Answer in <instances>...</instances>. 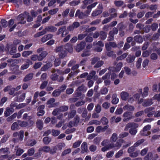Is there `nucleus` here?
I'll list each match as a JSON object with an SVG mask.
<instances>
[{
  "label": "nucleus",
  "mask_w": 160,
  "mask_h": 160,
  "mask_svg": "<svg viewBox=\"0 0 160 160\" xmlns=\"http://www.w3.org/2000/svg\"><path fill=\"white\" fill-rule=\"evenodd\" d=\"M56 51L58 53V55L60 58H63L67 55V52L64 49L63 46H61L57 47Z\"/></svg>",
  "instance_id": "f257e3e1"
},
{
  "label": "nucleus",
  "mask_w": 160,
  "mask_h": 160,
  "mask_svg": "<svg viewBox=\"0 0 160 160\" xmlns=\"http://www.w3.org/2000/svg\"><path fill=\"white\" fill-rule=\"evenodd\" d=\"M132 113L131 112L126 111L122 115V121L124 122H127L133 118Z\"/></svg>",
  "instance_id": "f03ea898"
},
{
  "label": "nucleus",
  "mask_w": 160,
  "mask_h": 160,
  "mask_svg": "<svg viewBox=\"0 0 160 160\" xmlns=\"http://www.w3.org/2000/svg\"><path fill=\"white\" fill-rule=\"evenodd\" d=\"M138 127V125L137 123L134 122H129L126 125L124 130L127 131L130 128H137Z\"/></svg>",
  "instance_id": "7ed1b4c3"
},
{
  "label": "nucleus",
  "mask_w": 160,
  "mask_h": 160,
  "mask_svg": "<svg viewBox=\"0 0 160 160\" xmlns=\"http://www.w3.org/2000/svg\"><path fill=\"white\" fill-rule=\"evenodd\" d=\"M86 45V43L84 41H82L80 43L78 44L75 48L76 51L79 52L83 49Z\"/></svg>",
  "instance_id": "20e7f679"
},
{
  "label": "nucleus",
  "mask_w": 160,
  "mask_h": 160,
  "mask_svg": "<svg viewBox=\"0 0 160 160\" xmlns=\"http://www.w3.org/2000/svg\"><path fill=\"white\" fill-rule=\"evenodd\" d=\"M57 29L56 28L51 25L46 27L43 30L46 34L47 32H55L57 30Z\"/></svg>",
  "instance_id": "39448f33"
},
{
  "label": "nucleus",
  "mask_w": 160,
  "mask_h": 160,
  "mask_svg": "<svg viewBox=\"0 0 160 160\" xmlns=\"http://www.w3.org/2000/svg\"><path fill=\"white\" fill-rule=\"evenodd\" d=\"M80 26V24L78 22H74L72 25L69 26L68 28V29L70 31L73 30L74 28H77Z\"/></svg>",
  "instance_id": "423d86ee"
},
{
  "label": "nucleus",
  "mask_w": 160,
  "mask_h": 160,
  "mask_svg": "<svg viewBox=\"0 0 160 160\" xmlns=\"http://www.w3.org/2000/svg\"><path fill=\"white\" fill-rule=\"evenodd\" d=\"M55 101V99L54 98H51L47 101V104L49 105V107L50 108L54 107L59 104L58 102L53 103Z\"/></svg>",
  "instance_id": "0eeeda50"
},
{
  "label": "nucleus",
  "mask_w": 160,
  "mask_h": 160,
  "mask_svg": "<svg viewBox=\"0 0 160 160\" xmlns=\"http://www.w3.org/2000/svg\"><path fill=\"white\" fill-rule=\"evenodd\" d=\"M121 99L124 101H127L129 97V93L125 91H122L120 93Z\"/></svg>",
  "instance_id": "6e6552de"
},
{
  "label": "nucleus",
  "mask_w": 160,
  "mask_h": 160,
  "mask_svg": "<svg viewBox=\"0 0 160 160\" xmlns=\"http://www.w3.org/2000/svg\"><path fill=\"white\" fill-rule=\"evenodd\" d=\"M96 72L94 71H92L89 73V75L87 76V79L89 80L92 78L96 80L98 78V76L95 75Z\"/></svg>",
  "instance_id": "1a4fd4ad"
},
{
  "label": "nucleus",
  "mask_w": 160,
  "mask_h": 160,
  "mask_svg": "<svg viewBox=\"0 0 160 160\" xmlns=\"http://www.w3.org/2000/svg\"><path fill=\"white\" fill-rule=\"evenodd\" d=\"M108 126H106L103 127L101 126H98L96 128V131L98 133H100L101 132H104L108 128Z\"/></svg>",
  "instance_id": "9d476101"
},
{
  "label": "nucleus",
  "mask_w": 160,
  "mask_h": 160,
  "mask_svg": "<svg viewBox=\"0 0 160 160\" xmlns=\"http://www.w3.org/2000/svg\"><path fill=\"white\" fill-rule=\"evenodd\" d=\"M88 15L85 13L82 12H81L79 10H78L75 14V17H78L80 19L83 18L85 16Z\"/></svg>",
  "instance_id": "9b49d317"
},
{
  "label": "nucleus",
  "mask_w": 160,
  "mask_h": 160,
  "mask_svg": "<svg viewBox=\"0 0 160 160\" xmlns=\"http://www.w3.org/2000/svg\"><path fill=\"white\" fill-rule=\"evenodd\" d=\"M117 16V13H114L113 14H112L111 15V16L105 18L103 21H102V24H104L105 23H107L108 22H109L113 18H115Z\"/></svg>",
  "instance_id": "f8f14e48"
},
{
  "label": "nucleus",
  "mask_w": 160,
  "mask_h": 160,
  "mask_svg": "<svg viewBox=\"0 0 160 160\" xmlns=\"http://www.w3.org/2000/svg\"><path fill=\"white\" fill-rule=\"evenodd\" d=\"M114 148H115V144L113 143H111L103 147L101 150L102 151L104 152Z\"/></svg>",
  "instance_id": "ddd939ff"
},
{
  "label": "nucleus",
  "mask_w": 160,
  "mask_h": 160,
  "mask_svg": "<svg viewBox=\"0 0 160 160\" xmlns=\"http://www.w3.org/2000/svg\"><path fill=\"white\" fill-rule=\"evenodd\" d=\"M53 35L51 34H49L44 35L41 38V40L43 42H45L47 41L52 38Z\"/></svg>",
  "instance_id": "4468645a"
},
{
  "label": "nucleus",
  "mask_w": 160,
  "mask_h": 160,
  "mask_svg": "<svg viewBox=\"0 0 160 160\" xmlns=\"http://www.w3.org/2000/svg\"><path fill=\"white\" fill-rule=\"evenodd\" d=\"M33 73H30L27 74L24 78L23 81L24 82H27L31 80L33 78Z\"/></svg>",
  "instance_id": "2eb2a0df"
},
{
  "label": "nucleus",
  "mask_w": 160,
  "mask_h": 160,
  "mask_svg": "<svg viewBox=\"0 0 160 160\" xmlns=\"http://www.w3.org/2000/svg\"><path fill=\"white\" fill-rule=\"evenodd\" d=\"M37 143V141L35 139H30L28 140L26 143V146L32 147Z\"/></svg>",
  "instance_id": "dca6fc26"
},
{
  "label": "nucleus",
  "mask_w": 160,
  "mask_h": 160,
  "mask_svg": "<svg viewBox=\"0 0 160 160\" xmlns=\"http://www.w3.org/2000/svg\"><path fill=\"white\" fill-rule=\"evenodd\" d=\"M81 148L82 151L81 152L83 153L87 152L88 151L87 143L86 142H84L81 145Z\"/></svg>",
  "instance_id": "f3484780"
},
{
  "label": "nucleus",
  "mask_w": 160,
  "mask_h": 160,
  "mask_svg": "<svg viewBox=\"0 0 160 160\" xmlns=\"http://www.w3.org/2000/svg\"><path fill=\"white\" fill-rule=\"evenodd\" d=\"M26 63L23 64L21 67V69L24 70L28 68L29 66L30 63H32V62L29 59H27L26 61Z\"/></svg>",
  "instance_id": "a211bd4d"
},
{
  "label": "nucleus",
  "mask_w": 160,
  "mask_h": 160,
  "mask_svg": "<svg viewBox=\"0 0 160 160\" xmlns=\"http://www.w3.org/2000/svg\"><path fill=\"white\" fill-rule=\"evenodd\" d=\"M64 49L68 51L69 52H72L73 50V48L72 45L69 43H67L65 45L63 46Z\"/></svg>",
  "instance_id": "6ab92c4d"
},
{
  "label": "nucleus",
  "mask_w": 160,
  "mask_h": 160,
  "mask_svg": "<svg viewBox=\"0 0 160 160\" xmlns=\"http://www.w3.org/2000/svg\"><path fill=\"white\" fill-rule=\"evenodd\" d=\"M123 109L125 110L128 111H133L134 110V107L130 105L127 104L123 107Z\"/></svg>",
  "instance_id": "aec40b11"
},
{
  "label": "nucleus",
  "mask_w": 160,
  "mask_h": 160,
  "mask_svg": "<svg viewBox=\"0 0 160 160\" xmlns=\"http://www.w3.org/2000/svg\"><path fill=\"white\" fill-rule=\"evenodd\" d=\"M112 104H116L118 102L119 99L117 98V95L116 94L114 93L112 94Z\"/></svg>",
  "instance_id": "412c9836"
},
{
  "label": "nucleus",
  "mask_w": 160,
  "mask_h": 160,
  "mask_svg": "<svg viewBox=\"0 0 160 160\" xmlns=\"http://www.w3.org/2000/svg\"><path fill=\"white\" fill-rule=\"evenodd\" d=\"M153 103L151 99L145 100L142 104V105L144 107H147L151 105Z\"/></svg>",
  "instance_id": "4be33fe9"
},
{
  "label": "nucleus",
  "mask_w": 160,
  "mask_h": 160,
  "mask_svg": "<svg viewBox=\"0 0 160 160\" xmlns=\"http://www.w3.org/2000/svg\"><path fill=\"white\" fill-rule=\"evenodd\" d=\"M15 149L17 150L16 155L18 156L21 155L24 152L23 149L19 148L18 146H16Z\"/></svg>",
  "instance_id": "5701e85b"
},
{
  "label": "nucleus",
  "mask_w": 160,
  "mask_h": 160,
  "mask_svg": "<svg viewBox=\"0 0 160 160\" xmlns=\"http://www.w3.org/2000/svg\"><path fill=\"white\" fill-rule=\"evenodd\" d=\"M50 151V148L48 146H44L39 149V151H43L45 152H49Z\"/></svg>",
  "instance_id": "b1692460"
},
{
  "label": "nucleus",
  "mask_w": 160,
  "mask_h": 160,
  "mask_svg": "<svg viewBox=\"0 0 160 160\" xmlns=\"http://www.w3.org/2000/svg\"><path fill=\"white\" fill-rule=\"evenodd\" d=\"M24 14L22 13L18 16L17 18V20L21 21L20 22H18L19 23H20L22 24H24L25 22H22L24 20Z\"/></svg>",
  "instance_id": "393cba45"
},
{
  "label": "nucleus",
  "mask_w": 160,
  "mask_h": 160,
  "mask_svg": "<svg viewBox=\"0 0 160 160\" xmlns=\"http://www.w3.org/2000/svg\"><path fill=\"white\" fill-rule=\"evenodd\" d=\"M26 94L25 93H23L19 97L16 98L15 100L18 102H22L24 100Z\"/></svg>",
  "instance_id": "a878e982"
},
{
  "label": "nucleus",
  "mask_w": 160,
  "mask_h": 160,
  "mask_svg": "<svg viewBox=\"0 0 160 160\" xmlns=\"http://www.w3.org/2000/svg\"><path fill=\"white\" fill-rule=\"evenodd\" d=\"M102 12V10H96L93 11L92 14L91 15L93 17H95L97 16L98 15L100 14Z\"/></svg>",
  "instance_id": "bb28decb"
},
{
  "label": "nucleus",
  "mask_w": 160,
  "mask_h": 160,
  "mask_svg": "<svg viewBox=\"0 0 160 160\" xmlns=\"http://www.w3.org/2000/svg\"><path fill=\"white\" fill-rule=\"evenodd\" d=\"M118 32V29L116 28H113L112 30L109 32V34L110 36L113 38L114 35V34H117Z\"/></svg>",
  "instance_id": "cd10ccee"
},
{
  "label": "nucleus",
  "mask_w": 160,
  "mask_h": 160,
  "mask_svg": "<svg viewBox=\"0 0 160 160\" xmlns=\"http://www.w3.org/2000/svg\"><path fill=\"white\" fill-rule=\"evenodd\" d=\"M47 52L46 51H43L41 53L38 55L39 56V61H42L44 58H45L46 56L47 55Z\"/></svg>",
  "instance_id": "c85d7f7f"
},
{
  "label": "nucleus",
  "mask_w": 160,
  "mask_h": 160,
  "mask_svg": "<svg viewBox=\"0 0 160 160\" xmlns=\"http://www.w3.org/2000/svg\"><path fill=\"white\" fill-rule=\"evenodd\" d=\"M95 124L96 125H100L101 124V122L99 121L96 120H93L90 121L88 123V125Z\"/></svg>",
  "instance_id": "c756f323"
},
{
  "label": "nucleus",
  "mask_w": 160,
  "mask_h": 160,
  "mask_svg": "<svg viewBox=\"0 0 160 160\" xmlns=\"http://www.w3.org/2000/svg\"><path fill=\"white\" fill-rule=\"evenodd\" d=\"M37 127L40 130H41L43 127V123L42 121L38 120L36 122Z\"/></svg>",
  "instance_id": "7c9ffc66"
},
{
  "label": "nucleus",
  "mask_w": 160,
  "mask_h": 160,
  "mask_svg": "<svg viewBox=\"0 0 160 160\" xmlns=\"http://www.w3.org/2000/svg\"><path fill=\"white\" fill-rule=\"evenodd\" d=\"M13 112V110L12 109H10L9 108H7L6 110L5 111L4 114L5 117H7L9 116L11 113Z\"/></svg>",
  "instance_id": "2f4dec72"
},
{
  "label": "nucleus",
  "mask_w": 160,
  "mask_h": 160,
  "mask_svg": "<svg viewBox=\"0 0 160 160\" xmlns=\"http://www.w3.org/2000/svg\"><path fill=\"white\" fill-rule=\"evenodd\" d=\"M52 66V65L51 63H48L42 67L41 70L42 71H46L49 68L51 67Z\"/></svg>",
  "instance_id": "473e14b6"
},
{
  "label": "nucleus",
  "mask_w": 160,
  "mask_h": 160,
  "mask_svg": "<svg viewBox=\"0 0 160 160\" xmlns=\"http://www.w3.org/2000/svg\"><path fill=\"white\" fill-rule=\"evenodd\" d=\"M66 30V27L64 26L60 28L58 30L56 33V34L58 35H59L62 33H64V32Z\"/></svg>",
  "instance_id": "72a5a7b5"
},
{
  "label": "nucleus",
  "mask_w": 160,
  "mask_h": 160,
  "mask_svg": "<svg viewBox=\"0 0 160 160\" xmlns=\"http://www.w3.org/2000/svg\"><path fill=\"white\" fill-rule=\"evenodd\" d=\"M134 40L138 42H142L143 41V39L141 36L139 35H136L134 38Z\"/></svg>",
  "instance_id": "f704fd0d"
},
{
  "label": "nucleus",
  "mask_w": 160,
  "mask_h": 160,
  "mask_svg": "<svg viewBox=\"0 0 160 160\" xmlns=\"http://www.w3.org/2000/svg\"><path fill=\"white\" fill-rule=\"evenodd\" d=\"M135 59V57L131 55H129L127 58L126 60L128 62L131 63L133 62Z\"/></svg>",
  "instance_id": "c9c22d12"
},
{
  "label": "nucleus",
  "mask_w": 160,
  "mask_h": 160,
  "mask_svg": "<svg viewBox=\"0 0 160 160\" xmlns=\"http://www.w3.org/2000/svg\"><path fill=\"white\" fill-rule=\"evenodd\" d=\"M87 89V88L83 84H82L78 87L77 89V91L84 92L86 91Z\"/></svg>",
  "instance_id": "e433bc0d"
},
{
  "label": "nucleus",
  "mask_w": 160,
  "mask_h": 160,
  "mask_svg": "<svg viewBox=\"0 0 160 160\" xmlns=\"http://www.w3.org/2000/svg\"><path fill=\"white\" fill-rule=\"evenodd\" d=\"M123 142V140H119L117 141L115 144V148H116L117 149L120 148L122 145Z\"/></svg>",
  "instance_id": "4c0bfd02"
},
{
  "label": "nucleus",
  "mask_w": 160,
  "mask_h": 160,
  "mask_svg": "<svg viewBox=\"0 0 160 160\" xmlns=\"http://www.w3.org/2000/svg\"><path fill=\"white\" fill-rule=\"evenodd\" d=\"M19 124L18 121L17 122H14L12 125L11 129L12 130H15L18 128Z\"/></svg>",
  "instance_id": "58836bf2"
},
{
  "label": "nucleus",
  "mask_w": 160,
  "mask_h": 160,
  "mask_svg": "<svg viewBox=\"0 0 160 160\" xmlns=\"http://www.w3.org/2000/svg\"><path fill=\"white\" fill-rule=\"evenodd\" d=\"M9 137L10 135L8 134L5 135L1 140L0 141V143H2L6 142Z\"/></svg>",
  "instance_id": "ea45409f"
},
{
  "label": "nucleus",
  "mask_w": 160,
  "mask_h": 160,
  "mask_svg": "<svg viewBox=\"0 0 160 160\" xmlns=\"http://www.w3.org/2000/svg\"><path fill=\"white\" fill-rule=\"evenodd\" d=\"M140 135L142 136H148L151 134V132L149 131H147L143 129L141 130L140 133Z\"/></svg>",
  "instance_id": "a19ab883"
},
{
  "label": "nucleus",
  "mask_w": 160,
  "mask_h": 160,
  "mask_svg": "<svg viewBox=\"0 0 160 160\" xmlns=\"http://www.w3.org/2000/svg\"><path fill=\"white\" fill-rule=\"evenodd\" d=\"M35 152L34 148H32L28 150L27 153L28 156H32L34 154Z\"/></svg>",
  "instance_id": "79ce46f5"
},
{
  "label": "nucleus",
  "mask_w": 160,
  "mask_h": 160,
  "mask_svg": "<svg viewBox=\"0 0 160 160\" xmlns=\"http://www.w3.org/2000/svg\"><path fill=\"white\" fill-rule=\"evenodd\" d=\"M32 51H25L22 53V56L24 57H26L32 54Z\"/></svg>",
  "instance_id": "37998d69"
},
{
  "label": "nucleus",
  "mask_w": 160,
  "mask_h": 160,
  "mask_svg": "<svg viewBox=\"0 0 160 160\" xmlns=\"http://www.w3.org/2000/svg\"><path fill=\"white\" fill-rule=\"evenodd\" d=\"M61 92L58 89L55 90L52 93V95L54 97H57L59 96Z\"/></svg>",
  "instance_id": "c03bdc74"
},
{
  "label": "nucleus",
  "mask_w": 160,
  "mask_h": 160,
  "mask_svg": "<svg viewBox=\"0 0 160 160\" xmlns=\"http://www.w3.org/2000/svg\"><path fill=\"white\" fill-rule=\"evenodd\" d=\"M76 111L75 110L71 111L69 113L68 117L69 118H72L76 115Z\"/></svg>",
  "instance_id": "a18cd8bd"
},
{
  "label": "nucleus",
  "mask_w": 160,
  "mask_h": 160,
  "mask_svg": "<svg viewBox=\"0 0 160 160\" xmlns=\"http://www.w3.org/2000/svg\"><path fill=\"white\" fill-rule=\"evenodd\" d=\"M118 139V136L116 133H113L110 138V141L111 142H115Z\"/></svg>",
  "instance_id": "49530a36"
},
{
  "label": "nucleus",
  "mask_w": 160,
  "mask_h": 160,
  "mask_svg": "<svg viewBox=\"0 0 160 160\" xmlns=\"http://www.w3.org/2000/svg\"><path fill=\"white\" fill-rule=\"evenodd\" d=\"M8 152H9L8 148H2L0 149V153L1 154L8 153Z\"/></svg>",
  "instance_id": "de8ad7c7"
},
{
  "label": "nucleus",
  "mask_w": 160,
  "mask_h": 160,
  "mask_svg": "<svg viewBox=\"0 0 160 160\" xmlns=\"http://www.w3.org/2000/svg\"><path fill=\"white\" fill-rule=\"evenodd\" d=\"M153 157L152 153L151 152H149L148 154L144 158L145 160H150Z\"/></svg>",
  "instance_id": "09e8293b"
},
{
  "label": "nucleus",
  "mask_w": 160,
  "mask_h": 160,
  "mask_svg": "<svg viewBox=\"0 0 160 160\" xmlns=\"http://www.w3.org/2000/svg\"><path fill=\"white\" fill-rule=\"evenodd\" d=\"M111 74V72H109L108 73H106V74L102 77V79L103 80H105L107 79H109L110 78V76Z\"/></svg>",
  "instance_id": "8fccbe9b"
},
{
  "label": "nucleus",
  "mask_w": 160,
  "mask_h": 160,
  "mask_svg": "<svg viewBox=\"0 0 160 160\" xmlns=\"http://www.w3.org/2000/svg\"><path fill=\"white\" fill-rule=\"evenodd\" d=\"M71 152V149L70 148H68L65 150L62 153L61 156H64L68 154Z\"/></svg>",
  "instance_id": "3c124183"
},
{
  "label": "nucleus",
  "mask_w": 160,
  "mask_h": 160,
  "mask_svg": "<svg viewBox=\"0 0 160 160\" xmlns=\"http://www.w3.org/2000/svg\"><path fill=\"white\" fill-rule=\"evenodd\" d=\"M103 125H106L108 124V119L105 117H103L101 119V122Z\"/></svg>",
  "instance_id": "603ef678"
},
{
  "label": "nucleus",
  "mask_w": 160,
  "mask_h": 160,
  "mask_svg": "<svg viewBox=\"0 0 160 160\" xmlns=\"http://www.w3.org/2000/svg\"><path fill=\"white\" fill-rule=\"evenodd\" d=\"M58 11V8H56L52 9H51L48 11L49 14L50 15H53L55 14Z\"/></svg>",
  "instance_id": "864d4df0"
},
{
  "label": "nucleus",
  "mask_w": 160,
  "mask_h": 160,
  "mask_svg": "<svg viewBox=\"0 0 160 160\" xmlns=\"http://www.w3.org/2000/svg\"><path fill=\"white\" fill-rule=\"evenodd\" d=\"M17 116V113H14L13 115L9 117L7 119V120L8 122H11L12 120L15 118Z\"/></svg>",
  "instance_id": "5fc2aeb1"
},
{
  "label": "nucleus",
  "mask_w": 160,
  "mask_h": 160,
  "mask_svg": "<svg viewBox=\"0 0 160 160\" xmlns=\"http://www.w3.org/2000/svg\"><path fill=\"white\" fill-rule=\"evenodd\" d=\"M18 124L20 126L23 127H26L28 125V123L27 122H22L19 120H18Z\"/></svg>",
  "instance_id": "6e6d98bb"
},
{
  "label": "nucleus",
  "mask_w": 160,
  "mask_h": 160,
  "mask_svg": "<svg viewBox=\"0 0 160 160\" xmlns=\"http://www.w3.org/2000/svg\"><path fill=\"white\" fill-rule=\"evenodd\" d=\"M100 37L102 40H104L107 37V33L105 32L102 31L100 32Z\"/></svg>",
  "instance_id": "4d7b16f0"
},
{
  "label": "nucleus",
  "mask_w": 160,
  "mask_h": 160,
  "mask_svg": "<svg viewBox=\"0 0 160 160\" xmlns=\"http://www.w3.org/2000/svg\"><path fill=\"white\" fill-rule=\"evenodd\" d=\"M51 139L50 138L47 137H44L43 139V142L45 144H48L51 142Z\"/></svg>",
  "instance_id": "13d9d810"
},
{
  "label": "nucleus",
  "mask_w": 160,
  "mask_h": 160,
  "mask_svg": "<svg viewBox=\"0 0 160 160\" xmlns=\"http://www.w3.org/2000/svg\"><path fill=\"white\" fill-rule=\"evenodd\" d=\"M160 34L158 32L154 33L152 36L151 40L155 41L157 40L160 37Z\"/></svg>",
  "instance_id": "bf43d9fd"
},
{
  "label": "nucleus",
  "mask_w": 160,
  "mask_h": 160,
  "mask_svg": "<svg viewBox=\"0 0 160 160\" xmlns=\"http://www.w3.org/2000/svg\"><path fill=\"white\" fill-rule=\"evenodd\" d=\"M144 141V140L143 139L139 140L135 142L133 145L135 147H137L142 143Z\"/></svg>",
  "instance_id": "052dcab7"
},
{
  "label": "nucleus",
  "mask_w": 160,
  "mask_h": 160,
  "mask_svg": "<svg viewBox=\"0 0 160 160\" xmlns=\"http://www.w3.org/2000/svg\"><path fill=\"white\" fill-rule=\"evenodd\" d=\"M123 64L122 62L118 63L116 65L115 68V71L116 72H118L119 71L122 67Z\"/></svg>",
  "instance_id": "680f3d73"
},
{
  "label": "nucleus",
  "mask_w": 160,
  "mask_h": 160,
  "mask_svg": "<svg viewBox=\"0 0 160 160\" xmlns=\"http://www.w3.org/2000/svg\"><path fill=\"white\" fill-rule=\"evenodd\" d=\"M103 64V62L102 61H100L99 60L94 65V68H99L101 67Z\"/></svg>",
  "instance_id": "e2e57ef3"
},
{
  "label": "nucleus",
  "mask_w": 160,
  "mask_h": 160,
  "mask_svg": "<svg viewBox=\"0 0 160 160\" xmlns=\"http://www.w3.org/2000/svg\"><path fill=\"white\" fill-rule=\"evenodd\" d=\"M123 153V150L121 149L115 155V157L116 158H118L122 156Z\"/></svg>",
  "instance_id": "0e129e2a"
},
{
  "label": "nucleus",
  "mask_w": 160,
  "mask_h": 160,
  "mask_svg": "<svg viewBox=\"0 0 160 160\" xmlns=\"http://www.w3.org/2000/svg\"><path fill=\"white\" fill-rule=\"evenodd\" d=\"M128 55V53H124L120 56L118 57L117 58V60L118 61L122 60L125 58Z\"/></svg>",
  "instance_id": "69168bd1"
},
{
  "label": "nucleus",
  "mask_w": 160,
  "mask_h": 160,
  "mask_svg": "<svg viewBox=\"0 0 160 160\" xmlns=\"http://www.w3.org/2000/svg\"><path fill=\"white\" fill-rule=\"evenodd\" d=\"M48 81H44L41 84L40 86V88L41 89H44L47 85Z\"/></svg>",
  "instance_id": "338daca9"
},
{
  "label": "nucleus",
  "mask_w": 160,
  "mask_h": 160,
  "mask_svg": "<svg viewBox=\"0 0 160 160\" xmlns=\"http://www.w3.org/2000/svg\"><path fill=\"white\" fill-rule=\"evenodd\" d=\"M136 128H130L129 130V132L132 135H135L137 133V130Z\"/></svg>",
  "instance_id": "774afa93"
}]
</instances>
